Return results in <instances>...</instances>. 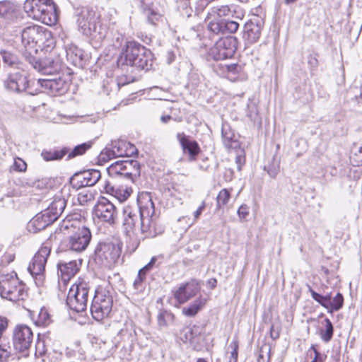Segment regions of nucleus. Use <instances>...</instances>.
Here are the masks:
<instances>
[{
    "mask_svg": "<svg viewBox=\"0 0 362 362\" xmlns=\"http://www.w3.org/2000/svg\"><path fill=\"white\" fill-rule=\"evenodd\" d=\"M117 66L136 67L138 69H149L152 66L151 52L136 42H128L117 61Z\"/></svg>",
    "mask_w": 362,
    "mask_h": 362,
    "instance_id": "obj_2",
    "label": "nucleus"
},
{
    "mask_svg": "<svg viewBox=\"0 0 362 362\" xmlns=\"http://www.w3.org/2000/svg\"><path fill=\"white\" fill-rule=\"evenodd\" d=\"M239 28V24L233 21L223 22V34L225 33H235Z\"/></svg>",
    "mask_w": 362,
    "mask_h": 362,
    "instance_id": "obj_47",
    "label": "nucleus"
},
{
    "mask_svg": "<svg viewBox=\"0 0 362 362\" xmlns=\"http://www.w3.org/2000/svg\"><path fill=\"white\" fill-rule=\"evenodd\" d=\"M146 202V195L138 199V206H126L123 209L124 220L122 228L126 235L131 237L134 233L136 224L140 223L141 204Z\"/></svg>",
    "mask_w": 362,
    "mask_h": 362,
    "instance_id": "obj_15",
    "label": "nucleus"
},
{
    "mask_svg": "<svg viewBox=\"0 0 362 362\" xmlns=\"http://www.w3.org/2000/svg\"><path fill=\"white\" fill-rule=\"evenodd\" d=\"M69 151L66 147L61 149H44L41 152V156L45 161L59 160L64 158Z\"/></svg>",
    "mask_w": 362,
    "mask_h": 362,
    "instance_id": "obj_29",
    "label": "nucleus"
},
{
    "mask_svg": "<svg viewBox=\"0 0 362 362\" xmlns=\"http://www.w3.org/2000/svg\"><path fill=\"white\" fill-rule=\"evenodd\" d=\"M101 173L98 170L88 169L82 170V178L85 181L86 187L95 185L100 179Z\"/></svg>",
    "mask_w": 362,
    "mask_h": 362,
    "instance_id": "obj_34",
    "label": "nucleus"
},
{
    "mask_svg": "<svg viewBox=\"0 0 362 362\" xmlns=\"http://www.w3.org/2000/svg\"><path fill=\"white\" fill-rule=\"evenodd\" d=\"M26 185L29 186V187H39V185L37 183V182H26L25 183Z\"/></svg>",
    "mask_w": 362,
    "mask_h": 362,
    "instance_id": "obj_64",
    "label": "nucleus"
},
{
    "mask_svg": "<svg viewBox=\"0 0 362 362\" xmlns=\"http://www.w3.org/2000/svg\"><path fill=\"white\" fill-rule=\"evenodd\" d=\"M310 349L313 350L315 357L311 362H324L325 357L315 349L314 345H312Z\"/></svg>",
    "mask_w": 362,
    "mask_h": 362,
    "instance_id": "obj_52",
    "label": "nucleus"
},
{
    "mask_svg": "<svg viewBox=\"0 0 362 362\" xmlns=\"http://www.w3.org/2000/svg\"><path fill=\"white\" fill-rule=\"evenodd\" d=\"M121 254L118 244L112 243H100L95 249V261L104 267L114 264Z\"/></svg>",
    "mask_w": 362,
    "mask_h": 362,
    "instance_id": "obj_11",
    "label": "nucleus"
},
{
    "mask_svg": "<svg viewBox=\"0 0 362 362\" xmlns=\"http://www.w3.org/2000/svg\"><path fill=\"white\" fill-rule=\"evenodd\" d=\"M125 149L127 150V155H125V156H131L138 152L136 147L129 143H127Z\"/></svg>",
    "mask_w": 362,
    "mask_h": 362,
    "instance_id": "obj_54",
    "label": "nucleus"
},
{
    "mask_svg": "<svg viewBox=\"0 0 362 362\" xmlns=\"http://www.w3.org/2000/svg\"><path fill=\"white\" fill-rule=\"evenodd\" d=\"M33 340L31 329L24 325H17L13 331V346L23 356H28Z\"/></svg>",
    "mask_w": 362,
    "mask_h": 362,
    "instance_id": "obj_14",
    "label": "nucleus"
},
{
    "mask_svg": "<svg viewBox=\"0 0 362 362\" xmlns=\"http://www.w3.org/2000/svg\"><path fill=\"white\" fill-rule=\"evenodd\" d=\"M127 145V143L124 141H112L110 145L100 153L98 157L99 162L106 163L112 158L125 156L127 155V150L125 149Z\"/></svg>",
    "mask_w": 362,
    "mask_h": 362,
    "instance_id": "obj_19",
    "label": "nucleus"
},
{
    "mask_svg": "<svg viewBox=\"0 0 362 362\" xmlns=\"http://www.w3.org/2000/svg\"><path fill=\"white\" fill-rule=\"evenodd\" d=\"M0 55L2 58L4 67L19 69L21 65V61L18 54L13 51L7 49H1Z\"/></svg>",
    "mask_w": 362,
    "mask_h": 362,
    "instance_id": "obj_27",
    "label": "nucleus"
},
{
    "mask_svg": "<svg viewBox=\"0 0 362 362\" xmlns=\"http://www.w3.org/2000/svg\"><path fill=\"white\" fill-rule=\"evenodd\" d=\"M108 175L112 177H122L134 182L140 176V164L135 160H117L107 168Z\"/></svg>",
    "mask_w": 362,
    "mask_h": 362,
    "instance_id": "obj_9",
    "label": "nucleus"
},
{
    "mask_svg": "<svg viewBox=\"0 0 362 362\" xmlns=\"http://www.w3.org/2000/svg\"><path fill=\"white\" fill-rule=\"evenodd\" d=\"M141 6L151 24L156 25L162 18V13L152 0H143Z\"/></svg>",
    "mask_w": 362,
    "mask_h": 362,
    "instance_id": "obj_25",
    "label": "nucleus"
},
{
    "mask_svg": "<svg viewBox=\"0 0 362 362\" xmlns=\"http://www.w3.org/2000/svg\"><path fill=\"white\" fill-rule=\"evenodd\" d=\"M54 8L55 5L52 0H50V2L42 1L40 4V9L39 10V12L40 13V16H37L36 20L45 22L47 18H48L50 21L49 13H52V11L54 10Z\"/></svg>",
    "mask_w": 362,
    "mask_h": 362,
    "instance_id": "obj_36",
    "label": "nucleus"
},
{
    "mask_svg": "<svg viewBox=\"0 0 362 362\" xmlns=\"http://www.w3.org/2000/svg\"><path fill=\"white\" fill-rule=\"evenodd\" d=\"M54 221L49 214L45 209L28 222L27 228L30 233H36L45 229Z\"/></svg>",
    "mask_w": 362,
    "mask_h": 362,
    "instance_id": "obj_22",
    "label": "nucleus"
},
{
    "mask_svg": "<svg viewBox=\"0 0 362 362\" xmlns=\"http://www.w3.org/2000/svg\"><path fill=\"white\" fill-rule=\"evenodd\" d=\"M90 291L89 284L81 279L69 288L66 304L71 310L76 313L86 310Z\"/></svg>",
    "mask_w": 362,
    "mask_h": 362,
    "instance_id": "obj_7",
    "label": "nucleus"
},
{
    "mask_svg": "<svg viewBox=\"0 0 362 362\" xmlns=\"http://www.w3.org/2000/svg\"><path fill=\"white\" fill-rule=\"evenodd\" d=\"M51 33L41 26L33 25L23 29L21 33L22 43L30 52H37L38 49H42Z\"/></svg>",
    "mask_w": 362,
    "mask_h": 362,
    "instance_id": "obj_8",
    "label": "nucleus"
},
{
    "mask_svg": "<svg viewBox=\"0 0 362 362\" xmlns=\"http://www.w3.org/2000/svg\"><path fill=\"white\" fill-rule=\"evenodd\" d=\"M231 11L228 6L218 5L212 7L208 12L206 18L214 20H221V18L228 16L230 14Z\"/></svg>",
    "mask_w": 362,
    "mask_h": 362,
    "instance_id": "obj_33",
    "label": "nucleus"
},
{
    "mask_svg": "<svg viewBox=\"0 0 362 362\" xmlns=\"http://www.w3.org/2000/svg\"><path fill=\"white\" fill-rule=\"evenodd\" d=\"M325 322V329L320 330V337L323 341L327 343L332 339L333 337L334 327L332 323L328 318H326Z\"/></svg>",
    "mask_w": 362,
    "mask_h": 362,
    "instance_id": "obj_42",
    "label": "nucleus"
},
{
    "mask_svg": "<svg viewBox=\"0 0 362 362\" xmlns=\"http://www.w3.org/2000/svg\"><path fill=\"white\" fill-rule=\"evenodd\" d=\"M177 139L181 145L183 152L189 156L191 160H194L196 156L200 151L197 142L189 139V136H186L184 133H178Z\"/></svg>",
    "mask_w": 362,
    "mask_h": 362,
    "instance_id": "obj_24",
    "label": "nucleus"
},
{
    "mask_svg": "<svg viewBox=\"0 0 362 362\" xmlns=\"http://www.w3.org/2000/svg\"><path fill=\"white\" fill-rule=\"evenodd\" d=\"M202 327L194 325L188 330L186 334V339L189 340L192 344L199 343L204 340L202 335Z\"/></svg>",
    "mask_w": 362,
    "mask_h": 362,
    "instance_id": "obj_38",
    "label": "nucleus"
},
{
    "mask_svg": "<svg viewBox=\"0 0 362 362\" xmlns=\"http://www.w3.org/2000/svg\"><path fill=\"white\" fill-rule=\"evenodd\" d=\"M94 214L101 221L113 224L117 215L116 207L108 199L103 197L95 206Z\"/></svg>",
    "mask_w": 362,
    "mask_h": 362,
    "instance_id": "obj_18",
    "label": "nucleus"
},
{
    "mask_svg": "<svg viewBox=\"0 0 362 362\" xmlns=\"http://www.w3.org/2000/svg\"><path fill=\"white\" fill-rule=\"evenodd\" d=\"M14 169L22 172L26 169V163L21 158L16 159L13 164Z\"/></svg>",
    "mask_w": 362,
    "mask_h": 362,
    "instance_id": "obj_51",
    "label": "nucleus"
},
{
    "mask_svg": "<svg viewBox=\"0 0 362 362\" xmlns=\"http://www.w3.org/2000/svg\"><path fill=\"white\" fill-rule=\"evenodd\" d=\"M92 141L85 142L76 146L70 152L67 153V159H71L76 156L84 154L93 146Z\"/></svg>",
    "mask_w": 362,
    "mask_h": 362,
    "instance_id": "obj_37",
    "label": "nucleus"
},
{
    "mask_svg": "<svg viewBox=\"0 0 362 362\" xmlns=\"http://www.w3.org/2000/svg\"><path fill=\"white\" fill-rule=\"evenodd\" d=\"M35 324L37 326H47L52 322L50 315L47 309L41 308L38 313L36 319L34 318Z\"/></svg>",
    "mask_w": 362,
    "mask_h": 362,
    "instance_id": "obj_40",
    "label": "nucleus"
},
{
    "mask_svg": "<svg viewBox=\"0 0 362 362\" xmlns=\"http://www.w3.org/2000/svg\"><path fill=\"white\" fill-rule=\"evenodd\" d=\"M50 252L49 247H42L35 255L28 268L37 286L43 285L45 265Z\"/></svg>",
    "mask_w": 362,
    "mask_h": 362,
    "instance_id": "obj_13",
    "label": "nucleus"
},
{
    "mask_svg": "<svg viewBox=\"0 0 362 362\" xmlns=\"http://www.w3.org/2000/svg\"><path fill=\"white\" fill-rule=\"evenodd\" d=\"M230 351L229 362H237L238 354V342L235 340L233 341L228 348Z\"/></svg>",
    "mask_w": 362,
    "mask_h": 362,
    "instance_id": "obj_46",
    "label": "nucleus"
},
{
    "mask_svg": "<svg viewBox=\"0 0 362 362\" xmlns=\"http://www.w3.org/2000/svg\"><path fill=\"white\" fill-rule=\"evenodd\" d=\"M140 230L144 238H153L165 230L155 214L154 203L148 194L146 195V202L141 204Z\"/></svg>",
    "mask_w": 362,
    "mask_h": 362,
    "instance_id": "obj_3",
    "label": "nucleus"
},
{
    "mask_svg": "<svg viewBox=\"0 0 362 362\" xmlns=\"http://www.w3.org/2000/svg\"><path fill=\"white\" fill-rule=\"evenodd\" d=\"M147 273H148V272L143 270V268H141L139 270L137 276L140 277L141 280L144 281L146 280V276Z\"/></svg>",
    "mask_w": 362,
    "mask_h": 362,
    "instance_id": "obj_59",
    "label": "nucleus"
},
{
    "mask_svg": "<svg viewBox=\"0 0 362 362\" xmlns=\"http://www.w3.org/2000/svg\"><path fill=\"white\" fill-rule=\"evenodd\" d=\"M42 1L50 2V0H26L23 8L30 17L36 20V17L40 16L39 10Z\"/></svg>",
    "mask_w": 362,
    "mask_h": 362,
    "instance_id": "obj_30",
    "label": "nucleus"
},
{
    "mask_svg": "<svg viewBox=\"0 0 362 362\" xmlns=\"http://www.w3.org/2000/svg\"><path fill=\"white\" fill-rule=\"evenodd\" d=\"M262 31L261 25L257 23L249 21L245 25V37L250 42L253 43L258 40Z\"/></svg>",
    "mask_w": 362,
    "mask_h": 362,
    "instance_id": "obj_28",
    "label": "nucleus"
},
{
    "mask_svg": "<svg viewBox=\"0 0 362 362\" xmlns=\"http://www.w3.org/2000/svg\"><path fill=\"white\" fill-rule=\"evenodd\" d=\"M203 209H204V202L202 203V204L199 206V207L197 209V211H194V216L195 218H198L201 215Z\"/></svg>",
    "mask_w": 362,
    "mask_h": 362,
    "instance_id": "obj_60",
    "label": "nucleus"
},
{
    "mask_svg": "<svg viewBox=\"0 0 362 362\" xmlns=\"http://www.w3.org/2000/svg\"><path fill=\"white\" fill-rule=\"evenodd\" d=\"M64 227L69 233L66 241V247L76 252L84 251L90 244L92 238L89 228L78 221L70 222L69 221H64Z\"/></svg>",
    "mask_w": 362,
    "mask_h": 362,
    "instance_id": "obj_4",
    "label": "nucleus"
},
{
    "mask_svg": "<svg viewBox=\"0 0 362 362\" xmlns=\"http://www.w3.org/2000/svg\"><path fill=\"white\" fill-rule=\"evenodd\" d=\"M158 257H153L150 262L146 264L143 268V270L149 272L153 269V267H158L160 265V262H158Z\"/></svg>",
    "mask_w": 362,
    "mask_h": 362,
    "instance_id": "obj_49",
    "label": "nucleus"
},
{
    "mask_svg": "<svg viewBox=\"0 0 362 362\" xmlns=\"http://www.w3.org/2000/svg\"><path fill=\"white\" fill-rule=\"evenodd\" d=\"M157 320L160 327H166L168 323L174 320V315L167 310H161L157 316Z\"/></svg>",
    "mask_w": 362,
    "mask_h": 362,
    "instance_id": "obj_41",
    "label": "nucleus"
},
{
    "mask_svg": "<svg viewBox=\"0 0 362 362\" xmlns=\"http://www.w3.org/2000/svg\"><path fill=\"white\" fill-rule=\"evenodd\" d=\"M233 151L235 153V160L237 165V170L240 171L242 166L245 163V151L241 147H239V148L237 149H233Z\"/></svg>",
    "mask_w": 362,
    "mask_h": 362,
    "instance_id": "obj_45",
    "label": "nucleus"
},
{
    "mask_svg": "<svg viewBox=\"0 0 362 362\" xmlns=\"http://www.w3.org/2000/svg\"><path fill=\"white\" fill-rule=\"evenodd\" d=\"M37 83L53 95H63L67 92L70 81L63 77L39 78Z\"/></svg>",
    "mask_w": 362,
    "mask_h": 362,
    "instance_id": "obj_17",
    "label": "nucleus"
},
{
    "mask_svg": "<svg viewBox=\"0 0 362 362\" xmlns=\"http://www.w3.org/2000/svg\"><path fill=\"white\" fill-rule=\"evenodd\" d=\"M144 281L141 280L140 277L136 276V279L133 283V286L135 290H139L141 287V284Z\"/></svg>",
    "mask_w": 362,
    "mask_h": 362,
    "instance_id": "obj_57",
    "label": "nucleus"
},
{
    "mask_svg": "<svg viewBox=\"0 0 362 362\" xmlns=\"http://www.w3.org/2000/svg\"><path fill=\"white\" fill-rule=\"evenodd\" d=\"M215 41L214 46L208 52V59L218 61L233 57L235 51L234 39L218 37Z\"/></svg>",
    "mask_w": 362,
    "mask_h": 362,
    "instance_id": "obj_16",
    "label": "nucleus"
},
{
    "mask_svg": "<svg viewBox=\"0 0 362 362\" xmlns=\"http://www.w3.org/2000/svg\"><path fill=\"white\" fill-rule=\"evenodd\" d=\"M222 137L223 144L227 149L232 151L240 147V144L236 139L235 134L230 131L228 132L225 127L222 129Z\"/></svg>",
    "mask_w": 362,
    "mask_h": 362,
    "instance_id": "obj_31",
    "label": "nucleus"
},
{
    "mask_svg": "<svg viewBox=\"0 0 362 362\" xmlns=\"http://www.w3.org/2000/svg\"><path fill=\"white\" fill-rule=\"evenodd\" d=\"M0 296L2 298L12 302L23 300L28 296L25 284L18 278L16 272H12L1 276Z\"/></svg>",
    "mask_w": 362,
    "mask_h": 362,
    "instance_id": "obj_5",
    "label": "nucleus"
},
{
    "mask_svg": "<svg viewBox=\"0 0 362 362\" xmlns=\"http://www.w3.org/2000/svg\"><path fill=\"white\" fill-rule=\"evenodd\" d=\"M25 58L35 69L45 75H52L58 72L62 65V59L55 52H52L49 56L43 59L32 55L25 56Z\"/></svg>",
    "mask_w": 362,
    "mask_h": 362,
    "instance_id": "obj_12",
    "label": "nucleus"
},
{
    "mask_svg": "<svg viewBox=\"0 0 362 362\" xmlns=\"http://www.w3.org/2000/svg\"><path fill=\"white\" fill-rule=\"evenodd\" d=\"M147 273H148V272L143 270V268H141L139 270L137 276L140 277L141 280L144 281L146 280V276Z\"/></svg>",
    "mask_w": 362,
    "mask_h": 362,
    "instance_id": "obj_58",
    "label": "nucleus"
},
{
    "mask_svg": "<svg viewBox=\"0 0 362 362\" xmlns=\"http://www.w3.org/2000/svg\"><path fill=\"white\" fill-rule=\"evenodd\" d=\"M268 173L269 175L272 177H275L276 175H277V170L276 169H274V170H272V169H269L268 170Z\"/></svg>",
    "mask_w": 362,
    "mask_h": 362,
    "instance_id": "obj_63",
    "label": "nucleus"
},
{
    "mask_svg": "<svg viewBox=\"0 0 362 362\" xmlns=\"http://www.w3.org/2000/svg\"><path fill=\"white\" fill-rule=\"evenodd\" d=\"M104 189L107 193L113 194L116 192L115 187L112 185H111L109 181L105 182Z\"/></svg>",
    "mask_w": 362,
    "mask_h": 362,
    "instance_id": "obj_55",
    "label": "nucleus"
},
{
    "mask_svg": "<svg viewBox=\"0 0 362 362\" xmlns=\"http://www.w3.org/2000/svg\"><path fill=\"white\" fill-rule=\"evenodd\" d=\"M170 119H172V117L170 115H163L160 117V120L163 123H167Z\"/></svg>",
    "mask_w": 362,
    "mask_h": 362,
    "instance_id": "obj_62",
    "label": "nucleus"
},
{
    "mask_svg": "<svg viewBox=\"0 0 362 362\" xmlns=\"http://www.w3.org/2000/svg\"><path fill=\"white\" fill-rule=\"evenodd\" d=\"M81 264L82 259H81L68 262H59L57 264L58 274H60L62 280L66 283L78 272Z\"/></svg>",
    "mask_w": 362,
    "mask_h": 362,
    "instance_id": "obj_21",
    "label": "nucleus"
},
{
    "mask_svg": "<svg viewBox=\"0 0 362 362\" xmlns=\"http://www.w3.org/2000/svg\"><path fill=\"white\" fill-rule=\"evenodd\" d=\"M217 281L216 279H210L207 281V285L210 288H214L216 286Z\"/></svg>",
    "mask_w": 362,
    "mask_h": 362,
    "instance_id": "obj_61",
    "label": "nucleus"
},
{
    "mask_svg": "<svg viewBox=\"0 0 362 362\" xmlns=\"http://www.w3.org/2000/svg\"><path fill=\"white\" fill-rule=\"evenodd\" d=\"M113 305L112 292L108 288L98 287L95 291L90 305L91 315L97 321L109 316Z\"/></svg>",
    "mask_w": 362,
    "mask_h": 362,
    "instance_id": "obj_6",
    "label": "nucleus"
},
{
    "mask_svg": "<svg viewBox=\"0 0 362 362\" xmlns=\"http://www.w3.org/2000/svg\"><path fill=\"white\" fill-rule=\"evenodd\" d=\"M68 60L71 61L73 64H77L83 60V52L76 47H71L66 50Z\"/></svg>",
    "mask_w": 362,
    "mask_h": 362,
    "instance_id": "obj_39",
    "label": "nucleus"
},
{
    "mask_svg": "<svg viewBox=\"0 0 362 362\" xmlns=\"http://www.w3.org/2000/svg\"><path fill=\"white\" fill-rule=\"evenodd\" d=\"M238 215L240 219H245L249 215V207L245 205H241L238 210Z\"/></svg>",
    "mask_w": 362,
    "mask_h": 362,
    "instance_id": "obj_50",
    "label": "nucleus"
},
{
    "mask_svg": "<svg viewBox=\"0 0 362 362\" xmlns=\"http://www.w3.org/2000/svg\"><path fill=\"white\" fill-rule=\"evenodd\" d=\"M3 86L6 91L12 93H27L31 95L37 94L36 92L30 90V81L27 76L19 70L8 73L3 80Z\"/></svg>",
    "mask_w": 362,
    "mask_h": 362,
    "instance_id": "obj_10",
    "label": "nucleus"
},
{
    "mask_svg": "<svg viewBox=\"0 0 362 362\" xmlns=\"http://www.w3.org/2000/svg\"><path fill=\"white\" fill-rule=\"evenodd\" d=\"M70 184L73 188L76 189L86 187L85 181L82 178V170L76 172L70 177Z\"/></svg>",
    "mask_w": 362,
    "mask_h": 362,
    "instance_id": "obj_43",
    "label": "nucleus"
},
{
    "mask_svg": "<svg viewBox=\"0 0 362 362\" xmlns=\"http://www.w3.org/2000/svg\"><path fill=\"white\" fill-rule=\"evenodd\" d=\"M208 31L216 39L221 37L220 35L223 34V22L221 20H214V18L208 19Z\"/></svg>",
    "mask_w": 362,
    "mask_h": 362,
    "instance_id": "obj_35",
    "label": "nucleus"
},
{
    "mask_svg": "<svg viewBox=\"0 0 362 362\" xmlns=\"http://www.w3.org/2000/svg\"><path fill=\"white\" fill-rule=\"evenodd\" d=\"M230 191L227 189H223L221 190L217 196V206L221 208L226 205L230 199Z\"/></svg>",
    "mask_w": 362,
    "mask_h": 362,
    "instance_id": "obj_44",
    "label": "nucleus"
},
{
    "mask_svg": "<svg viewBox=\"0 0 362 362\" xmlns=\"http://www.w3.org/2000/svg\"><path fill=\"white\" fill-rule=\"evenodd\" d=\"M199 287L196 281L193 280L182 285L174 293V297L179 303H185L198 292Z\"/></svg>",
    "mask_w": 362,
    "mask_h": 362,
    "instance_id": "obj_23",
    "label": "nucleus"
},
{
    "mask_svg": "<svg viewBox=\"0 0 362 362\" xmlns=\"http://www.w3.org/2000/svg\"><path fill=\"white\" fill-rule=\"evenodd\" d=\"M78 30L86 36L98 41L104 40L108 33V25L101 15L93 8L82 7L77 13Z\"/></svg>",
    "mask_w": 362,
    "mask_h": 362,
    "instance_id": "obj_1",
    "label": "nucleus"
},
{
    "mask_svg": "<svg viewBox=\"0 0 362 362\" xmlns=\"http://www.w3.org/2000/svg\"><path fill=\"white\" fill-rule=\"evenodd\" d=\"M308 291L312 298L325 308L331 307L334 310H339L343 305L344 298L340 293H338L331 301V295L321 296L315 292L310 285H307Z\"/></svg>",
    "mask_w": 362,
    "mask_h": 362,
    "instance_id": "obj_20",
    "label": "nucleus"
},
{
    "mask_svg": "<svg viewBox=\"0 0 362 362\" xmlns=\"http://www.w3.org/2000/svg\"><path fill=\"white\" fill-rule=\"evenodd\" d=\"M16 6L13 2L5 0L0 1V16L6 20L13 18L15 16Z\"/></svg>",
    "mask_w": 362,
    "mask_h": 362,
    "instance_id": "obj_32",
    "label": "nucleus"
},
{
    "mask_svg": "<svg viewBox=\"0 0 362 362\" xmlns=\"http://www.w3.org/2000/svg\"><path fill=\"white\" fill-rule=\"evenodd\" d=\"M15 259V255L13 253H6L1 257V263L3 264H8L12 262Z\"/></svg>",
    "mask_w": 362,
    "mask_h": 362,
    "instance_id": "obj_53",
    "label": "nucleus"
},
{
    "mask_svg": "<svg viewBox=\"0 0 362 362\" xmlns=\"http://www.w3.org/2000/svg\"><path fill=\"white\" fill-rule=\"evenodd\" d=\"M227 70L229 72L235 74L238 71L240 66L237 64H230L226 66Z\"/></svg>",
    "mask_w": 362,
    "mask_h": 362,
    "instance_id": "obj_56",
    "label": "nucleus"
},
{
    "mask_svg": "<svg viewBox=\"0 0 362 362\" xmlns=\"http://www.w3.org/2000/svg\"><path fill=\"white\" fill-rule=\"evenodd\" d=\"M201 308V302L190 305L188 308H184L182 313L187 316L195 315Z\"/></svg>",
    "mask_w": 362,
    "mask_h": 362,
    "instance_id": "obj_48",
    "label": "nucleus"
},
{
    "mask_svg": "<svg viewBox=\"0 0 362 362\" xmlns=\"http://www.w3.org/2000/svg\"><path fill=\"white\" fill-rule=\"evenodd\" d=\"M66 206V200L61 195H56L53 201L45 209L52 218L56 221L63 213Z\"/></svg>",
    "mask_w": 362,
    "mask_h": 362,
    "instance_id": "obj_26",
    "label": "nucleus"
}]
</instances>
